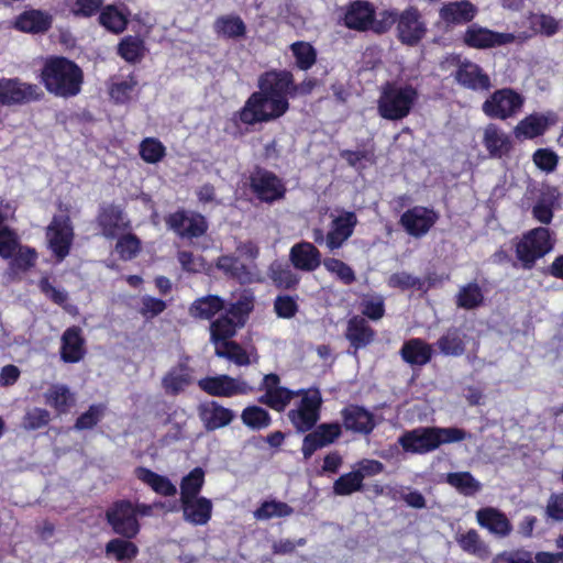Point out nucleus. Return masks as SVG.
<instances>
[{
	"instance_id": "obj_1",
	"label": "nucleus",
	"mask_w": 563,
	"mask_h": 563,
	"mask_svg": "<svg viewBox=\"0 0 563 563\" xmlns=\"http://www.w3.org/2000/svg\"><path fill=\"white\" fill-rule=\"evenodd\" d=\"M41 77L48 92L63 98L77 96L84 81L82 70L65 57L47 59Z\"/></svg>"
},
{
	"instance_id": "obj_2",
	"label": "nucleus",
	"mask_w": 563,
	"mask_h": 563,
	"mask_svg": "<svg viewBox=\"0 0 563 563\" xmlns=\"http://www.w3.org/2000/svg\"><path fill=\"white\" fill-rule=\"evenodd\" d=\"M467 433L459 428L419 427L404 432L398 438L402 450L411 454H426L437 450L441 444L460 442Z\"/></svg>"
},
{
	"instance_id": "obj_3",
	"label": "nucleus",
	"mask_w": 563,
	"mask_h": 563,
	"mask_svg": "<svg viewBox=\"0 0 563 563\" xmlns=\"http://www.w3.org/2000/svg\"><path fill=\"white\" fill-rule=\"evenodd\" d=\"M418 99L417 89L408 84L387 82L378 99V113L382 118L398 121L406 118Z\"/></svg>"
},
{
	"instance_id": "obj_4",
	"label": "nucleus",
	"mask_w": 563,
	"mask_h": 563,
	"mask_svg": "<svg viewBox=\"0 0 563 563\" xmlns=\"http://www.w3.org/2000/svg\"><path fill=\"white\" fill-rule=\"evenodd\" d=\"M289 109L288 101L266 96L262 91L253 92L238 112L240 121L246 125L274 121Z\"/></svg>"
},
{
	"instance_id": "obj_5",
	"label": "nucleus",
	"mask_w": 563,
	"mask_h": 563,
	"mask_svg": "<svg viewBox=\"0 0 563 563\" xmlns=\"http://www.w3.org/2000/svg\"><path fill=\"white\" fill-rule=\"evenodd\" d=\"M441 68L453 69L451 76L463 88L473 91H487L492 88V80L487 73L476 63L461 58L460 55H449L442 63Z\"/></svg>"
},
{
	"instance_id": "obj_6",
	"label": "nucleus",
	"mask_w": 563,
	"mask_h": 563,
	"mask_svg": "<svg viewBox=\"0 0 563 563\" xmlns=\"http://www.w3.org/2000/svg\"><path fill=\"white\" fill-rule=\"evenodd\" d=\"M554 239L548 228L539 227L528 231L516 244V257L523 269H531L536 262L550 253Z\"/></svg>"
},
{
	"instance_id": "obj_7",
	"label": "nucleus",
	"mask_w": 563,
	"mask_h": 563,
	"mask_svg": "<svg viewBox=\"0 0 563 563\" xmlns=\"http://www.w3.org/2000/svg\"><path fill=\"white\" fill-rule=\"evenodd\" d=\"M299 401L287 412V417L298 433L312 430L320 419L322 396L318 388L300 389Z\"/></svg>"
},
{
	"instance_id": "obj_8",
	"label": "nucleus",
	"mask_w": 563,
	"mask_h": 563,
	"mask_svg": "<svg viewBox=\"0 0 563 563\" xmlns=\"http://www.w3.org/2000/svg\"><path fill=\"white\" fill-rule=\"evenodd\" d=\"M525 98L510 88L494 91L482 104L483 112L493 119L507 120L517 115L523 106Z\"/></svg>"
},
{
	"instance_id": "obj_9",
	"label": "nucleus",
	"mask_w": 563,
	"mask_h": 563,
	"mask_svg": "<svg viewBox=\"0 0 563 563\" xmlns=\"http://www.w3.org/2000/svg\"><path fill=\"white\" fill-rule=\"evenodd\" d=\"M46 240L49 250L63 261L70 251L74 241V228L67 214L54 216L46 228Z\"/></svg>"
},
{
	"instance_id": "obj_10",
	"label": "nucleus",
	"mask_w": 563,
	"mask_h": 563,
	"mask_svg": "<svg viewBox=\"0 0 563 563\" xmlns=\"http://www.w3.org/2000/svg\"><path fill=\"white\" fill-rule=\"evenodd\" d=\"M106 518L112 530L123 538L133 539L140 531L133 504L129 500L115 501L107 510Z\"/></svg>"
},
{
	"instance_id": "obj_11",
	"label": "nucleus",
	"mask_w": 563,
	"mask_h": 563,
	"mask_svg": "<svg viewBox=\"0 0 563 563\" xmlns=\"http://www.w3.org/2000/svg\"><path fill=\"white\" fill-rule=\"evenodd\" d=\"M330 218L327 249L334 252L341 249L353 235L358 219L355 212L347 210H336V213H331Z\"/></svg>"
},
{
	"instance_id": "obj_12",
	"label": "nucleus",
	"mask_w": 563,
	"mask_h": 563,
	"mask_svg": "<svg viewBox=\"0 0 563 563\" xmlns=\"http://www.w3.org/2000/svg\"><path fill=\"white\" fill-rule=\"evenodd\" d=\"M43 92L34 84L23 82L18 78L0 79V104H24L42 97Z\"/></svg>"
},
{
	"instance_id": "obj_13",
	"label": "nucleus",
	"mask_w": 563,
	"mask_h": 563,
	"mask_svg": "<svg viewBox=\"0 0 563 563\" xmlns=\"http://www.w3.org/2000/svg\"><path fill=\"white\" fill-rule=\"evenodd\" d=\"M250 186L253 194L267 203L283 199L286 194L283 180L266 169H256L250 177Z\"/></svg>"
},
{
	"instance_id": "obj_14",
	"label": "nucleus",
	"mask_w": 563,
	"mask_h": 563,
	"mask_svg": "<svg viewBox=\"0 0 563 563\" xmlns=\"http://www.w3.org/2000/svg\"><path fill=\"white\" fill-rule=\"evenodd\" d=\"M198 386L201 390L214 397H233L238 395H247L253 391V387L245 380L233 378L229 375H217L199 379Z\"/></svg>"
},
{
	"instance_id": "obj_15",
	"label": "nucleus",
	"mask_w": 563,
	"mask_h": 563,
	"mask_svg": "<svg viewBox=\"0 0 563 563\" xmlns=\"http://www.w3.org/2000/svg\"><path fill=\"white\" fill-rule=\"evenodd\" d=\"M166 224L178 236L188 240L203 235L208 229L203 216L187 210H178L169 214L166 218Z\"/></svg>"
},
{
	"instance_id": "obj_16",
	"label": "nucleus",
	"mask_w": 563,
	"mask_h": 563,
	"mask_svg": "<svg viewBox=\"0 0 563 563\" xmlns=\"http://www.w3.org/2000/svg\"><path fill=\"white\" fill-rule=\"evenodd\" d=\"M438 220L439 214L433 209L415 206L401 214L399 224L410 236L420 239L428 234Z\"/></svg>"
},
{
	"instance_id": "obj_17",
	"label": "nucleus",
	"mask_w": 563,
	"mask_h": 563,
	"mask_svg": "<svg viewBox=\"0 0 563 563\" xmlns=\"http://www.w3.org/2000/svg\"><path fill=\"white\" fill-rule=\"evenodd\" d=\"M308 432L301 445L305 460H309L318 450L334 443L342 435V426L339 422L321 423Z\"/></svg>"
},
{
	"instance_id": "obj_18",
	"label": "nucleus",
	"mask_w": 563,
	"mask_h": 563,
	"mask_svg": "<svg viewBox=\"0 0 563 563\" xmlns=\"http://www.w3.org/2000/svg\"><path fill=\"white\" fill-rule=\"evenodd\" d=\"M258 88L268 97L288 101L289 97H294V76L285 69L266 71L258 78Z\"/></svg>"
},
{
	"instance_id": "obj_19",
	"label": "nucleus",
	"mask_w": 563,
	"mask_h": 563,
	"mask_svg": "<svg viewBox=\"0 0 563 563\" xmlns=\"http://www.w3.org/2000/svg\"><path fill=\"white\" fill-rule=\"evenodd\" d=\"M427 25L421 13L415 7H409L399 13L397 34L401 43L417 45L426 35Z\"/></svg>"
},
{
	"instance_id": "obj_20",
	"label": "nucleus",
	"mask_w": 563,
	"mask_h": 563,
	"mask_svg": "<svg viewBox=\"0 0 563 563\" xmlns=\"http://www.w3.org/2000/svg\"><path fill=\"white\" fill-rule=\"evenodd\" d=\"M515 38L511 33L495 32L478 24L470 25L463 34L464 44L478 49L507 45L514 43Z\"/></svg>"
},
{
	"instance_id": "obj_21",
	"label": "nucleus",
	"mask_w": 563,
	"mask_h": 563,
	"mask_svg": "<svg viewBox=\"0 0 563 563\" xmlns=\"http://www.w3.org/2000/svg\"><path fill=\"white\" fill-rule=\"evenodd\" d=\"M217 267L242 285L262 282V273L256 264L246 265L238 257L231 255L220 256Z\"/></svg>"
},
{
	"instance_id": "obj_22",
	"label": "nucleus",
	"mask_w": 563,
	"mask_h": 563,
	"mask_svg": "<svg viewBox=\"0 0 563 563\" xmlns=\"http://www.w3.org/2000/svg\"><path fill=\"white\" fill-rule=\"evenodd\" d=\"M98 227L107 239H115L130 228L123 210L115 205L100 207L97 216Z\"/></svg>"
},
{
	"instance_id": "obj_23",
	"label": "nucleus",
	"mask_w": 563,
	"mask_h": 563,
	"mask_svg": "<svg viewBox=\"0 0 563 563\" xmlns=\"http://www.w3.org/2000/svg\"><path fill=\"white\" fill-rule=\"evenodd\" d=\"M198 416L207 431H214L229 426L235 418V412L211 400L198 406Z\"/></svg>"
},
{
	"instance_id": "obj_24",
	"label": "nucleus",
	"mask_w": 563,
	"mask_h": 563,
	"mask_svg": "<svg viewBox=\"0 0 563 563\" xmlns=\"http://www.w3.org/2000/svg\"><path fill=\"white\" fill-rule=\"evenodd\" d=\"M343 426L346 430L367 435L376 427L374 415L357 405H349L341 411Z\"/></svg>"
},
{
	"instance_id": "obj_25",
	"label": "nucleus",
	"mask_w": 563,
	"mask_h": 563,
	"mask_svg": "<svg viewBox=\"0 0 563 563\" xmlns=\"http://www.w3.org/2000/svg\"><path fill=\"white\" fill-rule=\"evenodd\" d=\"M289 261L296 269L310 273L321 265V253L313 243L301 241L290 249Z\"/></svg>"
},
{
	"instance_id": "obj_26",
	"label": "nucleus",
	"mask_w": 563,
	"mask_h": 563,
	"mask_svg": "<svg viewBox=\"0 0 563 563\" xmlns=\"http://www.w3.org/2000/svg\"><path fill=\"white\" fill-rule=\"evenodd\" d=\"M482 142L492 158L508 156L512 150L510 135L494 123L485 126Z\"/></svg>"
},
{
	"instance_id": "obj_27",
	"label": "nucleus",
	"mask_w": 563,
	"mask_h": 563,
	"mask_svg": "<svg viewBox=\"0 0 563 563\" xmlns=\"http://www.w3.org/2000/svg\"><path fill=\"white\" fill-rule=\"evenodd\" d=\"M192 383V369L185 362L172 366L162 377V388L168 396L184 393Z\"/></svg>"
},
{
	"instance_id": "obj_28",
	"label": "nucleus",
	"mask_w": 563,
	"mask_h": 563,
	"mask_svg": "<svg viewBox=\"0 0 563 563\" xmlns=\"http://www.w3.org/2000/svg\"><path fill=\"white\" fill-rule=\"evenodd\" d=\"M374 16V7L367 1L357 0L345 8L343 23L347 29L366 31L371 29Z\"/></svg>"
},
{
	"instance_id": "obj_29",
	"label": "nucleus",
	"mask_w": 563,
	"mask_h": 563,
	"mask_svg": "<svg viewBox=\"0 0 563 563\" xmlns=\"http://www.w3.org/2000/svg\"><path fill=\"white\" fill-rule=\"evenodd\" d=\"M476 518L483 528L487 529L497 538H507L512 531V525L507 516L500 510L486 507L477 510Z\"/></svg>"
},
{
	"instance_id": "obj_30",
	"label": "nucleus",
	"mask_w": 563,
	"mask_h": 563,
	"mask_svg": "<svg viewBox=\"0 0 563 563\" xmlns=\"http://www.w3.org/2000/svg\"><path fill=\"white\" fill-rule=\"evenodd\" d=\"M477 13V8L467 0L444 3L439 16L448 26L471 22Z\"/></svg>"
},
{
	"instance_id": "obj_31",
	"label": "nucleus",
	"mask_w": 563,
	"mask_h": 563,
	"mask_svg": "<svg viewBox=\"0 0 563 563\" xmlns=\"http://www.w3.org/2000/svg\"><path fill=\"white\" fill-rule=\"evenodd\" d=\"M184 520L194 526H205L212 515V501L206 497L180 499Z\"/></svg>"
},
{
	"instance_id": "obj_32",
	"label": "nucleus",
	"mask_w": 563,
	"mask_h": 563,
	"mask_svg": "<svg viewBox=\"0 0 563 563\" xmlns=\"http://www.w3.org/2000/svg\"><path fill=\"white\" fill-rule=\"evenodd\" d=\"M86 353L85 339L79 327H70L62 335L60 357L66 363H77Z\"/></svg>"
},
{
	"instance_id": "obj_33",
	"label": "nucleus",
	"mask_w": 563,
	"mask_h": 563,
	"mask_svg": "<svg viewBox=\"0 0 563 563\" xmlns=\"http://www.w3.org/2000/svg\"><path fill=\"white\" fill-rule=\"evenodd\" d=\"M345 338L354 349L353 354L356 355L357 350L374 341L375 331L364 318L354 316L347 321Z\"/></svg>"
},
{
	"instance_id": "obj_34",
	"label": "nucleus",
	"mask_w": 563,
	"mask_h": 563,
	"mask_svg": "<svg viewBox=\"0 0 563 563\" xmlns=\"http://www.w3.org/2000/svg\"><path fill=\"white\" fill-rule=\"evenodd\" d=\"M216 355L238 366H249L258 361V355L254 347L245 349L234 341L218 344L216 346Z\"/></svg>"
},
{
	"instance_id": "obj_35",
	"label": "nucleus",
	"mask_w": 563,
	"mask_h": 563,
	"mask_svg": "<svg viewBox=\"0 0 563 563\" xmlns=\"http://www.w3.org/2000/svg\"><path fill=\"white\" fill-rule=\"evenodd\" d=\"M52 25V16L41 10H29L18 15L13 26L25 33H44Z\"/></svg>"
},
{
	"instance_id": "obj_36",
	"label": "nucleus",
	"mask_w": 563,
	"mask_h": 563,
	"mask_svg": "<svg viewBox=\"0 0 563 563\" xmlns=\"http://www.w3.org/2000/svg\"><path fill=\"white\" fill-rule=\"evenodd\" d=\"M433 350L421 339H410L402 344L401 358L411 366H423L432 358Z\"/></svg>"
},
{
	"instance_id": "obj_37",
	"label": "nucleus",
	"mask_w": 563,
	"mask_h": 563,
	"mask_svg": "<svg viewBox=\"0 0 563 563\" xmlns=\"http://www.w3.org/2000/svg\"><path fill=\"white\" fill-rule=\"evenodd\" d=\"M134 474L137 479L151 487L158 495L173 497L177 494L176 485H174L167 476L159 475L143 466L136 467Z\"/></svg>"
},
{
	"instance_id": "obj_38",
	"label": "nucleus",
	"mask_w": 563,
	"mask_h": 563,
	"mask_svg": "<svg viewBox=\"0 0 563 563\" xmlns=\"http://www.w3.org/2000/svg\"><path fill=\"white\" fill-rule=\"evenodd\" d=\"M435 346L444 356H461L466 349L465 333L459 328L451 327L438 339Z\"/></svg>"
},
{
	"instance_id": "obj_39",
	"label": "nucleus",
	"mask_w": 563,
	"mask_h": 563,
	"mask_svg": "<svg viewBox=\"0 0 563 563\" xmlns=\"http://www.w3.org/2000/svg\"><path fill=\"white\" fill-rule=\"evenodd\" d=\"M9 203L0 199V256H10L18 245V234L4 222L11 217Z\"/></svg>"
},
{
	"instance_id": "obj_40",
	"label": "nucleus",
	"mask_w": 563,
	"mask_h": 563,
	"mask_svg": "<svg viewBox=\"0 0 563 563\" xmlns=\"http://www.w3.org/2000/svg\"><path fill=\"white\" fill-rule=\"evenodd\" d=\"M550 124V118L544 114H530L515 128L517 137L533 139L542 135Z\"/></svg>"
},
{
	"instance_id": "obj_41",
	"label": "nucleus",
	"mask_w": 563,
	"mask_h": 563,
	"mask_svg": "<svg viewBox=\"0 0 563 563\" xmlns=\"http://www.w3.org/2000/svg\"><path fill=\"white\" fill-rule=\"evenodd\" d=\"M223 309V299L214 295H209L196 299L189 308V313L194 318L209 320Z\"/></svg>"
},
{
	"instance_id": "obj_42",
	"label": "nucleus",
	"mask_w": 563,
	"mask_h": 563,
	"mask_svg": "<svg viewBox=\"0 0 563 563\" xmlns=\"http://www.w3.org/2000/svg\"><path fill=\"white\" fill-rule=\"evenodd\" d=\"M268 276L274 285L282 289H294L299 284L298 274L288 264L278 261L269 265Z\"/></svg>"
},
{
	"instance_id": "obj_43",
	"label": "nucleus",
	"mask_w": 563,
	"mask_h": 563,
	"mask_svg": "<svg viewBox=\"0 0 563 563\" xmlns=\"http://www.w3.org/2000/svg\"><path fill=\"white\" fill-rule=\"evenodd\" d=\"M242 325L243 324H240L234 317L227 312L210 324L212 343L217 346L221 342H230L229 339L232 338L236 329Z\"/></svg>"
},
{
	"instance_id": "obj_44",
	"label": "nucleus",
	"mask_w": 563,
	"mask_h": 563,
	"mask_svg": "<svg viewBox=\"0 0 563 563\" xmlns=\"http://www.w3.org/2000/svg\"><path fill=\"white\" fill-rule=\"evenodd\" d=\"M45 401L58 413H66L75 405V397L65 385H53L44 395Z\"/></svg>"
},
{
	"instance_id": "obj_45",
	"label": "nucleus",
	"mask_w": 563,
	"mask_h": 563,
	"mask_svg": "<svg viewBox=\"0 0 563 563\" xmlns=\"http://www.w3.org/2000/svg\"><path fill=\"white\" fill-rule=\"evenodd\" d=\"M214 31L218 36L224 38L243 37L246 26L243 20L238 15H222L214 21Z\"/></svg>"
},
{
	"instance_id": "obj_46",
	"label": "nucleus",
	"mask_w": 563,
	"mask_h": 563,
	"mask_svg": "<svg viewBox=\"0 0 563 563\" xmlns=\"http://www.w3.org/2000/svg\"><path fill=\"white\" fill-rule=\"evenodd\" d=\"M483 302L484 294L477 283H468L462 286L455 296L456 306L466 310L476 309Z\"/></svg>"
},
{
	"instance_id": "obj_47",
	"label": "nucleus",
	"mask_w": 563,
	"mask_h": 563,
	"mask_svg": "<svg viewBox=\"0 0 563 563\" xmlns=\"http://www.w3.org/2000/svg\"><path fill=\"white\" fill-rule=\"evenodd\" d=\"M294 514V508L288 504L272 499L263 501L258 508L253 512V516L257 520H269L273 518L289 517Z\"/></svg>"
},
{
	"instance_id": "obj_48",
	"label": "nucleus",
	"mask_w": 563,
	"mask_h": 563,
	"mask_svg": "<svg viewBox=\"0 0 563 563\" xmlns=\"http://www.w3.org/2000/svg\"><path fill=\"white\" fill-rule=\"evenodd\" d=\"M300 389L290 390L286 387H279L275 390H269L268 394H264L258 398V401L263 405L276 411H284L285 408L290 404L292 398L299 397Z\"/></svg>"
},
{
	"instance_id": "obj_49",
	"label": "nucleus",
	"mask_w": 563,
	"mask_h": 563,
	"mask_svg": "<svg viewBox=\"0 0 563 563\" xmlns=\"http://www.w3.org/2000/svg\"><path fill=\"white\" fill-rule=\"evenodd\" d=\"M446 483L464 496H474L482 488V484L470 472L449 473Z\"/></svg>"
},
{
	"instance_id": "obj_50",
	"label": "nucleus",
	"mask_w": 563,
	"mask_h": 563,
	"mask_svg": "<svg viewBox=\"0 0 563 563\" xmlns=\"http://www.w3.org/2000/svg\"><path fill=\"white\" fill-rule=\"evenodd\" d=\"M241 420L252 430H263L269 427L272 417L266 409L252 405L242 410Z\"/></svg>"
},
{
	"instance_id": "obj_51",
	"label": "nucleus",
	"mask_w": 563,
	"mask_h": 563,
	"mask_svg": "<svg viewBox=\"0 0 563 563\" xmlns=\"http://www.w3.org/2000/svg\"><path fill=\"white\" fill-rule=\"evenodd\" d=\"M2 258L11 260L10 267L12 271H27L35 265L37 254L34 249L23 246L18 238V245L14 247L10 256H1Z\"/></svg>"
},
{
	"instance_id": "obj_52",
	"label": "nucleus",
	"mask_w": 563,
	"mask_h": 563,
	"mask_svg": "<svg viewBox=\"0 0 563 563\" xmlns=\"http://www.w3.org/2000/svg\"><path fill=\"white\" fill-rule=\"evenodd\" d=\"M203 484L205 471L201 467H195L180 482V499L200 497Z\"/></svg>"
},
{
	"instance_id": "obj_53",
	"label": "nucleus",
	"mask_w": 563,
	"mask_h": 563,
	"mask_svg": "<svg viewBox=\"0 0 563 563\" xmlns=\"http://www.w3.org/2000/svg\"><path fill=\"white\" fill-rule=\"evenodd\" d=\"M145 52L144 42L139 36H125L121 40L118 53L119 55L129 63L140 62Z\"/></svg>"
},
{
	"instance_id": "obj_54",
	"label": "nucleus",
	"mask_w": 563,
	"mask_h": 563,
	"mask_svg": "<svg viewBox=\"0 0 563 563\" xmlns=\"http://www.w3.org/2000/svg\"><path fill=\"white\" fill-rule=\"evenodd\" d=\"M290 51L296 59V66L301 70L310 69L317 62V51L308 42H295L290 45Z\"/></svg>"
},
{
	"instance_id": "obj_55",
	"label": "nucleus",
	"mask_w": 563,
	"mask_h": 563,
	"mask_svg": "<svg viewBox=\"0 0 563 563\" xmlns=\"http://www.w3.org/2000/svg\"><path fill=\"white\" fill-rule=\"evenodd\" d=\"M137 552V547L126 538L112 539L106 545V554L113 556L118 561H130L136 556Z\"/></svg>"
},
{
	"instance_id": "obj_56",
	"label": "nucleus",
	"mask_w": 563,
	"mask_h": 563,
	"mask_svg": "<svg viewBox=\"0 0 563 563\" xmlns=\"http://www.w3.org/2000/svg\"><path fill=\"white\" fill-rule=\"evenodd\" d=\"M100 24L108 31L122 33L128 24L126 18L113 5L106 7L99 15Z\"/></svg>"
},
{
	"instance_id": "obj_57",
	"label": "nucleus",
	"mask_w": 563,
	"mask_h": 563,
	"mask_svg": "<svg viewBox=\"0 0 563 563\" xmlns=\"http://www.w3.org/2000/svg\"><path fill=\"white\" fill-rule=\"evenodd\" d=\"M455 540L461 549L467 553L478 556H484L488 553L487 545L481 540L478 532L474 529L457 534Z\"/></svg>"
},
{
	"instance_id": "obj_58",
	"label": "nucleus",
	"mask_w": 563,
	"mask_h": 563,
	"mask_svg": "<svg viewBox=\"0 0 563 563\" xmlns=\"http://www.w3.org/2000/svg\"><path fill=\"white\" fill-rule=\"evenodd\" d=\"M364 484L360 476L352 470L349 473L341 475L333 483V493L338 496H349L353 493L363 490Z\"/></svg>"
},
{
	"instance_id": "obj_59",
	"label": "nucleus",
	"mask_w": 563,
	"mask_h": 563,
	"mask_svg": "<svg viewBox=\"0 0 563 563\" xmlns=\"http://www.w3.org/2000/svg\"><path fill=\"white\" fill-rule=\"evenodd\" d=\"M165 155V146L155 137H146L140 144V156L146 163L156 164L161 162Z\"/></svg>"
},
{
	"instance_id": "obj_60",
	"label": "nucleus",
	"mask_w": 563,
	"mask_h": 563,
	"mask_svg": "<svg viewBox=\"0 0 563 563\" xmlns=\"http://www.w3.org/2000/svg\"><path fill=\"white\" fill-rule=\"evenodd\" d=\"M51 421V413L44 408H30L25 411L21 426L26 431H34L46 427Z\"/></svg>"
},
{
	"instance_id": "obj_61",
	"label": "nucleus",
	"mask_w": 563,
	"mask_h": 563,
	"mask_svg": "<svg viewBox=\"0 0 563 563\" xmlns=\"http://www.w3.org/2000/svg\"><path fill=\"white\" fill-rule=\"evenodd\" d=\"M64 5L75 16L89 18L100 10L102 0H64Z\"/></svg>"
},
{
	"instance_id": "obj_62",
	"label": "nucleus",
	"mask_w": 563,
	"mask_h": 563,
	"mask_svg": "<svg viewBox=\"0 0 563 563\" xmlns=\"http://www.w3.org/2000/svg\"><path fill=\"white\" fill-rule=\"evenodd\" d=\"M362 313L371 320H380L385 314L384 298L379 295H366L361 301Z\"/></svg>"
},
{
	"instance_id": "obj_63",
	"label": "nucleus",
	"mask_w": 563,
	"mask_h": 563,
	"mask_svg": "<svg viewBox=\"0 0 563 563\" xmlns=\"http://www.w3.org/2000/svg\"><path fill=\"white\" fill-rule=\"evenodd\" d=\"M323 265L329 273L335 275L345 285H351L356 279L354 271L341 260L325 258Z\"/></svg>"
},
{
	"instance_id": "obj_64",
	"label": "nucleus",
	"mask_w": 563,
	"mask_h": 563,
	"mask_svg": "<svg viewBox=\"0 0 563 563\" xmlns=\"http://www.w3.org/2000/svg\"><path fill=\"white\" fill-rule=\"evenodd\" d=\"M106 411V406L102 404L91 405L87 411L81 413L74 428L76 430H89L92 429L101 420Z\"/></svg>"
}]
</instances>
